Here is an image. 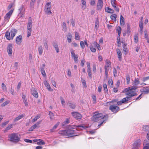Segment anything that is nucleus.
<instances>
[{
    "mask_svg": "<svg viewBox=\"0 0 149 149\" xmlns=\"http://www.w3.org/2000/svg\"><path fill=\"white\" fill-rule=\"evenodd\" d=\"M87 128V126L84 124L80 125L77 126L70 125L69 126L67 129L60 131L59 133L63 136L70 137L78 136L77 134H76V132L77 131L82 130Z\"/></svg>",
    "mask_w": 149,
    "mask_h": 149,
    "instance_id": "obj_1",
    "label": "nucleus"
},
{
    "mask_svg": "<svg viewBox=\"0 0 149 149\" xmlns=\"http://www.w3.org/2000/svg\"><path fill=\"white\" fill-rule=\"evenodd\" d=\"M138 88L137 86H133L125 89L124 91L126 92L125 94L128 96L127 97H130L128 98L130 99L129 100H130L132 97L137 95L135 90Z\"/></svg>",
    "mask_w": 149,
    "mask_h": 149,
    "instance_id": "obj_2",
    "label": "nucleus"
},
{
    "mask_svg": "<svg viewBox=\"0 0 149 149\" xmlns=\"http://www.w3.org/2000/svg\"><path fill=\"white\" fill-rule=\"evenodd\" d=\"M108 118V114L103 115L102 113H99L98 112H95L94 113V115L92 117V120L94 122H97L100 120H101L103 119L107 120Z\"/></svg>",
    "mask_w": 149,
    "mask_h": 149,
    "instance_id": "obj_3",
    "label": "nucleus"
},
{
    "mask_svg": "<svg viewBox=\"0 0 149 149\" xmlns=\"http://www.w3.org/2000/svg\"><path fill=\"white\" fill-rule=\"evenodd\" d=\"M8 137L10 139V141L15 143L18 142L20 141L21 138L20 134L15 133L10 134L8 135Z\"/></svg>",
    "mask_w": 149,
    "mask_h": 149,
    "instance_id": "obj_4",
    "label": "nucleus"
},
{
    "mask_svg": "<svg viewBox=\"0 0 149 149\" xmlns=\"http://www.w3.org/2000/svg\"><path fill=\"white\" fill-rule=\"evenodd\" d=\"M17 30L16 29H11L10 31L11 36H10V32L6 31L5 35L6 38L8 40L13 39L14 37L17 33Z\"/></svg>",
    "mask_w": 149,
    "mask_h": 149,
    "instance_id": "obj_5",
    "label": "nucleus"
},
{
    "mask_svg": "<svg viewBox=\"0 0 149 149\" xmlns=\"http://www.w3.org/2000/svg\"><path fill=\"white\" fill-rule=\"evenodd\" d=\"M141 144V140H136L133 143L132 149H140Z\"/></svg>",
    "mask_w": 149,
    "mask_h": 149,
    "instance_id": "obj_6",
    "label": "nucleus"
},
{
    "mask_svg": "<svg viewBox=\"0 0 149 149\" xmlns=\"http://www.w3.org/2000/svg\"><path fill=\"white\" fill-rule=\"evenodd\" d=\"M51 7V3H48L45 6V13L48 15L52 14V12L51 11L50 8Z\"/></svg>",
    "mask_w": 149,
    "mask_h": 149,
    "instance_id": "obj_7",
    "label": "nucleus"
},
{
    "mask_svg": "<svg viewBox=\"0 0 149 149\" xmlns=\"http://www.w3.org/2000/svg\"><path fill=\"white\" fill-rule=\"evenodd\" d=\"M119 109V107L114 105H110L109 107V109L114 113L118 112Z\"/></svg>",
    "mask_w": 149,
    "mask_h": 149,
    "instance_id": "obj_8",
    "label": "nucleus"
},
{
    "mask_svg": "<svg viewBox=\"0 0 149 149\" xmlns=\"http://www.w3.org/2000/svg\"><path fill=\"white\" fill-rule=\"evenodd\" d=\"M13 46L12 44H9L7 47V51L8 54L9 56H11L12 54V49Z\"/></svg>",
    "mask_w": 149,
    "mask_h": 149,
    "instance_id": "obj_9",
    "label": "nucleus"
},
{
    "mask_svg": "<svg viewBox=\"0 0 149 149\" xmlns=\"http://www.w3.org/2000/svg\"><path fill=\"white\" fill-rule=\"evenodd\" d=\"M72 116L77 119H79L81 118V114L77 112H72L71 113Z\"/></svg>",
    "mask_w": 149,
    "mask_h": 149,
    "instance_id": "obj_10",
    "label": "nucleus"
},
{
    "mask_svg": "<svg viewBox=\"0 0 149 149\" xmlns=\"http://www.w3.org/2000/svg\"><path fill=\"white\" fill-rule=\"evenodd\" d=\"M32 24H28L27 26V37H29L31 36V33Z\"/></svg>",
    "mask_w": 149,
    "mask_h": 149,
    "instance_id": "obj_11",
    "label": "nucleus"
},
{
    "mask_svg": "<svg viewBox=\"0 0 149 149\" xmlns=\"http://www.w3.org/2000/svg\"><path fill=\"white\" fill-rule=\"evenodd\" d=\"M13 10H11L7 13L4 17V20L5 21L8 20L9 19L11 15L13 12Z\"/></svg>",
    "mask_w": 149,
    "mask_h": 149,
    "instance_id": "obj_12",
    "label": "nucleus"
},
{
    "mask_svg": "<svg viewBox=\"0 0 149 149\" xmlns=\"http://www.w3.org/2000/svg\"><path fill=\"white\" fill-rule=\"evenodd\" d=\"M103 6V1L102 0H98L97 5V10H101Z\"/></svg>",
    "mask_w": 149,
    "mask_h": 149,
    "instance_id": "obj_13",
    "label": "nucleus"
},
{
    "mask_svg": "<svg viewBox=\"0 0 149 149\" xmlns=\"http://www.w3.org/2000/svg\"><path fill=\"white\" fill-rule=\"evenodd\" d=\"M129 97H126L125 98H123L121 100L118 102H117L118 104L119 105H121L122 103L128 101L129 99H130L128 98Z\"/></svg>",
    "mask_w": 149,
    "mask_h": 149,
    "instance_id": "obj_14",
    "label": "nucleus"
},
{
    "mask_svg": "<svg viewBox=\"0 0 149 149\" xmlns=\"http://www.w3.org/2000/svg\"><path fill=\"white\" fill-rule=\"evenodd\" d=\"M22 38L21 35H19L16 38L15 42L18 45H20L21 42V40Z\"/></svg>",
    "mask_w": 149,
    "mask_h": 149,
    "instance_id": "obj_15",
    "label": "nucleus"
},
{
    "mask_svg": "<svg viewBox=\"0 0 149 149\" xmlns=\"http://www.w3.org/2000/svg\"><path fill=\"white\" fill-rule=\"evenodd\" d=\"M31 93L36 98H37L38 97V94L37 91L35 90V88H32L31 90Z\"/></svg>",
    "mask_w": 149,
    "mask_h": 149,
    "instance_id": "obj_16",
    "label": "nucleus"
},
{
    "mask_svg": "<svg viewBox=\"0 0 149 149\" xmlns=\"http://www.w3.org/2000/svg\"><path fill=\"white\" fill-rule=\"evenodd\" d=\"M22 98L23 101L25 104V106L27 107L28 106V102L26 96L24 94H22Z\"/></svg>",
    "mask_w": 149,
    "mask_h": 149,
    "instance_id": "obj_17",
    "label": "nucleus"
},
{
    "mask_svg": "<svg viewBox=\"0 0 149 149\" xmlns=\"http://www.w3.org/2000/svg\"><path fill=\"white\" fill-rule=\"evenodd\" d=\"M44 83L45 86L47 88L49 91H53V90L51 89L49 84L47 81H45Z\"/></svg>",
    "mask_w": 149,
    "mask_h": 149,
    "instance_id": "obj_18",
    "label": "nucleus"
},
{
    "mask_svg": "<svg viewBox=\"0 0 149 149\" xmlns=\"http://www.w3.org/2000/svg\"><path fill=\"white\" fill-rule=\"evenodd\" d=\"M118 55V57L119 60L120 61L122 58V53L120 50L118 49H116Z\"/></svg>",
    "mask_w": 149,
    "mask_h": 149,
    "instance_id": "obj_19",
    "label": "nucleus"
},
{
    "mask_svg": "<svg viewBox=\"0 0 149 149\" xmlns=\"http://www.w3.org/2000/svg\"><path fill=\"white\" fill-rule=\"evenodd\" d=\"M36 0H31L30 4V6L31 9L34 8V5L36 3Z\"/></svg>",
    "mask_w": 149,
    "mask_h": 149,
    "instance_id": "obj_20",
    "label": "nucleus"
},
{
    "mask_svg": "<svg viewBox=\"0 0 149 149\" xmlns=\"http://www.w3.org/2000/svg\"><path fill=\"white\" fill-rule=\"evenodd\" d=\"M52 44L54 47L55 48L56 50V52L57 53L59 52V49L57 44L55 42H53L52 43Z\"/></svg>",
    "mask_w": 149,
    "mask_h": 149,
    "instance_id": "obj_21",
    "label": "nucleus"
},
{
    "mask_svg": "<svg viewBox=\"0 0 149 149\" xmlns=\"http://www.w3.org/2000/svg\"><path fill=\"white\" fill-rule=\"evenodd\" d=\"M67 38L68 42L69 43H70L71 42V39L72 38L71 34L70 33H68L67 36Z\"/></svg>",
    "mask_w": 149,
    "mask_h": 149,
    "instance_id": "obj_22",
    "label": "nucleus"
},
{
    "mask_svg": "<svg viewBox=\"0 0 149 149\" xmlns=\"http://www.w3.org/2000/svg\"><path fill=\"white\" fill-rule=\"evenodd\" d=\"M105 10L106 12L110 13H113L114 12V10H113L108 7L105 9Z\"/></svg>",
    "mask_w": 149,
    "mask_h": 149,
    "instance_id": "obj_23",
    "label": "nucleus"
},
{
    "mask_svg": "<svg viewBox=\"0 0 149 149\" xmlns=\"http://www.w3.org/2000/svg\"><path fill=\"white\" fill-rule=\"evenodd\" d=\"M68 104L69 106L72 109H74L75 108V105L71 103V102L68 101Z\"/></svg>",
    "mask_w": 149,
    "mask_h": 149,
    "instance_id": "obj_24",
    "label": "nucleus"
},
{
    "mask_svg": "<svg viewBox=\"0 0 149 149\" xmlns=\"http://www.w3.org/2000/svg\"><path fill=\"white\" fill-rule=\"evenodd\" d=\"M120 23L121 26L125 24L124 19L122 15H121L120 16Z\"/></svg>",
    "mask_w": 149,
    "mask_h": 149,
    "instance_id": "obj_25",
    "label": "nucleus"
},
{
    "mask_svg": "<svg viewBox=\"0 0 149 149\" xmlns=\"http://www.w3.org/2000/svg\"><path fill=\"white\" fill-rule=\"evenodd\" d=\"M105 62L106 63L105 67L107 68L110 67L111 66V63L110 61L108 60L107 59L105 61Z\"/></svg>",
    "mask_w": 149,
    "mask_h": 149,
    "instance_id": "obj_26",
    "label": "nucleus"
},
{
    "mask_svg": "<svg viewBox=\"0 0 149 149\" xmlns=\"http://www.w3.org/2000/svg\"><path fill=\"white\" fill-rule=\"evenodd\" d=\"M121 30V28L120 26H118L117 27L116 29V31L118 33V34L119 37H120V36Z\"/></svg>",
    "mask_w": 149,
    "mask_h": 149,
    "instance_id": "obj_27",
    "label": "nucleus"
},
{
    "mask_svg": "<svg viewBox=\"0 0 149 149\" xmlns=\"http://www.w3.org/2000/svg\"><path fill=\"white\" fill-rule=\"evenodd\" d=\"M117 1L116 0H111V3L112 6L113 7H115L116 6H117Z\"/></svg>",
    "mask_w": 149,
    "mask_h": 149,
    "instance_id": "obj_28",
    "label": "nucleus"
},
{
    "mask_svg": "<svg viewBox=\"0 0 149 149\" xmlns=\"http://www.w3.org/2000/svg\"><path fill=\"white\" fill-rule=\"evenodd\" d=\"M24 117V116L23 115H20L18 116V117L15 118L14 120V121L16 122L21 119L22 118Z\"/></svg>",
    "mask_w": 149,
    "mask_h": 149,
    "instance_id": "obj_29",
    "label": "nucleus"
},
{
    "mask_svg": "<svg viewBox=\"0 0 149 149\" xmlns=\"http://www.w3.org/2000/svg\"><path fill=\"white\" fill-rule=\"evenodd\" d=\"M117 15L116 14H113L111 15L110 18L111 19L116 21V18Z\"/></svg>",
    "mask_w": 149,
    "mask_h": 149,
    "instance_id": "obj_30",
    "label": "nucleus"
},
{
    "mask_svg": "<svg viewBox=\"0 0 149 149\" xmlns=\"http://www.w3.org/2000/svg\"><path fill=\"white\" fill-rule=\"evenodd\" d=\"M49 115L51 120H52L54 118V115L53 113L51 111L49 112Z\"/></svg>",
    "mask_w": 149,
    "mask_h": 149,
    "instance_id": "obj_31",
    "label": "nucleus"
},
{
    "mask_svg": "<svg viewBox=\"0 0 149 149\" xmlns=\"http://www.w3.org/2000/svg\"><path fill=\"white\" fill-rule=\"evenodd\" d=\"M127 33L128 34H129V33H130L131 32L130 27L129 24L127 23Z\"/></svg>",
    "mask_w": 149,
    "mask_h": 149,
    "instance_id": "obj_32",
    "label": "nucleus"
},
{
    "mask_svg": "<svg viewBox=\"0 0 149 149\" xmlns=\"http://www.w3.org/2000/svg\"><path fill=\"white\" fill-rule=\"evenodd\" d=\"M140 81L139 80L135 79V80L133 82V84L134 85L133 86H136V85L139 84Z\"/></svg>",
    "mask_w": 149,
    "mask_h": 149,
    "instance_id": "obj_33",
    "label": "nucleus"
},
{
    "mask_svg": "<svg viewBox=\"0 0 149 149\" xmlns=\"http://www.w3.org/2000/svg\"><path fill=\"white\" fill-rule=\"evenodd\" d=\"M38 50L39 52V54L40 55H42V48L41 46H39L38 48Z\"/></svg>",
    "mask_w": 149,
    "mask_h": 149,
    "instance_id": "obj_34",
    "label": "nucleus"
},
{
    "mask_svg": "<svg viewBox=\"0 0 149 149\" xmlns=\"http://www.w3.org/2000/svg\"><path fill=\"white\" fill-rule=\"evenodd\" d=\"M126 79L127 80V83L129 84L130 83V77L128 74H127L126 75Z\"/></svg>",
    "mask_w": 149,
    "mask_h": 149,
    "instance_id": "obj_35",
    "label": "nucleus"
},
{
    "mask_svg": "<svg viewBox=\"0 0 149 149\" xmlns=\"http://www.w3.org/2000/svg\"><path fill=\"white\" fill-rule=\"evenodd\" d=\"M143 130L145 131H149V125H145L143 127Z\"/></svg>",
    "mask_w": 149,
    "mask_h": 149,
    "instance_id": "obj_36",
    "label": "nucleus"
},
{
    "mask_svg": "<svg viewBox=\"0 0 149 149\" xmlns=\"http://www.w3.org/2000/svg\"><path fill=\"white\" fill-rule=\"evenodd\" d=\"M40 115H38L32 120V122H34L36 121L38 119L40 118Z\"/></svg>",
    "mask_w": 149,
    "mask_h": 149,
    "instance_id": "obj_37",
    "label": "nucleus"
},
{
    "mask_svg": "<svg viewBox=\"0 0 149 149\" xmlns=\"http://www.w3.org/2000/svg\"><path fill=\"white\" fill-rule=\"evenodd\" d=\"M69 123V120L67 118L66 119L65 121H64L62 124V126H64L65 125Z\"/></svg>",
    "mask_w": 149,
    "mask_h": 149,
    "instance_id": "obj_38",
    "label": "nucleus"
},
{
    "mask_svg": "<svg viewBox=\"0 0 149 149\" xmlns=\"http://www.w3.org/2000/svg\"><path fill=\"white\" fill-rule=\"evenodd\" d=\"M38 141H39L37 143V144L38 145H44L45 144V142L43 141V140L41 139H39Z\"/></svg>",
    "mask_w": 149,
    "mask_h": 149,
    "instance_id": "obj_39",
    "label": "nucleus"
},
{
    "mask_svg": "<svg viewBox=\"0 0 149 149\" xmlns=\"http://www.w3.org/2000/svg\"><path fill=\"white\" fill-rule=\"evenodd\" d=\"M123 50L125 52H127V49L126 47V44H124L123 45Z\"/></svg>",
    "mask_w": 149,
    "mask_h": 149,
    "instance_id": "obj_40",
    "label": "nucleus"
},
{
    "mask_svg": "<svg viewBox=\"0 0 149 149\" xmlns=\"http://www.w3.org/2000/svg\"><path fill=\"white\" fill-rule=\"evenodd\" d=\"M99 22L98 19H97L95 22V29H97L99 27Z\"/></svg>",
    "mask_w": 149,
    "mask_h": 149,
    "instance_id": "obj_41",
    "label": "nucleus"
},
{
    "mask_svg": "<svg viewBox=\"0 0 149 149\" xmlns=\"http://www.w3.org/2000/svg\"><path fill=\"white\" fill-rule=\"evenodd\" d=\"M143 91L145 94H148L149 93V88L148 87L145 88Z\"/></svg>",
    "mask_w": 149,
    "mask_h": 149,
    "instance_id": "obj_42",
    "label": "nucleus"
},
{
    "mask_svg": "<svg viewBox=\"0 0 149 149\" xmlns=\"http://www.w3.org/2000/svg\"><path fill=\"white\" fill-rule=\"evenodd\" d=\"M81 4H82V7L83 8L84 7V6H85L84 7V9H85L86 8V2L85 1V0H81Z\"/></svg>",
    "mask_w": 149,
    "mask_h": 149,
    "instance_id": "obj_43",
    "label": "nucleus"
},
{
    "mask_svg": "<svg viewBox=\"0 0 149 149\" xmlns=\"http://www.w3.org/2000/svg\"><path fill=\"white\" fill-rule=\"evenodd\" d=\"M24 6L23 5H22L20 8L19 9V10L20 11V13H23L24 11Z\"/></svg>",
    "mask_w": 149,
    "mask_h": 149,
    "instance_id": "obj_44",
    "label": "nucleus"
},
{
    "mask_svg": "<svg viewBox=\"0 0 149 149\" xmlns=\"http://www.w3.org/2000/svg\"><path fill=\"white\" fill-rule=\"evenodd\" d=\"M59 122H58L53 127V128L51 129L50 131L51 132H53V130L56 129V128L58 127L59 124Z\"/></svg>",
    "mask_w": 149,
    "mask_h": 149,
    "instance_id": "obj_45",
    "label": "nucleus"
},
{
    "mask_svg": "<svg viewBox=\"0 0 149 149\" xmlns=\"http://www.w3.org/2000/svg\"><path fill=\"white\" fill-rule=\"evenodd\" d=\"M13 127L12 125L10 124L8 125L7 127H6L4 130V132H6L7 130H10V129Z\"/></svg>",
    "mask_w": 149,
    "mask_h": 149,
    "instance_id": "obj_46",
    "label": "nucleus"
},
{
    "mask_svg": "<svg viewBox=\"0 0 149 149\" xmlns=\"http://www.w3.org/2000/svg\"><path fill=\"white\" fill-rule=\"evenodd\" d=\"M134 42L137 43L138 41V35L136 34L134 37Z\"/></svg>",
    "mask_w": 149,
    "mask_h": 149,
    "instance_id": "obj_47",
    "label": "nucleus"
},
{
    "mask_svg": "<svg viewBox=\"0 0 149 149\" xmlns=\"http://www.w3.org/2000/svg\"><path fill=\"white\" fill-rule=\"evenodd\" d=\"M120 37L118 36L117 38V42L118 43V47H120L121 45V43L120 42Z\"/></svg>",
    "mask_w": 149,
    "mask_h": 149,
    "instance_id": "obj_48",
    "label": "nucleus"
},
{
    "mask_svg": "<svg viewBox=\"0 0 149 149\" xmlns=\"http://www.w3.org/2000/svg\"><path fill=\"white\" fill-rule=\"evenodd\" d=\"M139 26L140 28V31L141 32V33L142 32V29L143 28V24L142 22H140L139 24Z\"/></svg>",
    "mask_w": 149,
    "mask_h": 149,
    "instance_id": "obj_49",
    "label": "nucleus"
},
{
    "mask_svg": "<svg viewBox=\"0 0 149 149\" xmlns=\"http://www.w3.org/2000/svg\"><path fill=\"white\" fill-rule=\"evenodd\" d=\"M75 39L77 40H79V36L77 32H75Z\"/></svg>",
    "mask_w": 149,
    "mask_h": 149,
    "instance_id": "obj_50",
    "label": "nucleus"
},
{
    "mask_svg": "<svg viewBox=\"0 0 149 149\" xmlns=\"http://www.w3.org/2000/svg\"><path fill=\"white\" fill-rule=\"evenodd\" d=\"M80 45L82 49H84L85 47V44L84 42L82 41H81L80 42Z\"/></svg>",
    "mask_w": 149,
    "mask_h": 149,
    "instance_id": "obj_51",
    "label": "nucleus"
},
{
    "mask_svg": "<svg viewBox=\"0 0 149 149\" xmlns=\"http://www.w3.org/2000/svg\"><path fill=\"white\" fill-rule=\"evenodd\" d=\"M63 28L65 31H66L67 28L65 23V22H63Z\"/></svg>",
    "mask_w": 149,
    "mask_h": 149,
    "instance_id": "obj_52",
    "label": "nucleus"
},
{
    "mask_svg": "<svg viewBox=\"0 0 149 149\" xmlns=\"http://www.w3.org/2000/svg\"><path fill=\"white\" fill-rule=\"evenodd\" d=\"M70 51L71 52V56H72V57L76 56L74 53V50H73L72 49H70Z\"/></svg>",
    "mask_w": 149,
    "mask_h": 149,
    "instance_id": "obj_53",
    "label": "nucleus"
},
{
    "mask_svg": "<svg viewBox=\"0 0 149 149\" xmlns=\"http://www.w3.org/2000/svg\"><path fill=\"white\" fill-rule=\"evenodd\" d=\"M103 88H104V92L108 91V89L107 87V85L106 84H104L103 85Z\"/></svg>",
    "mask_w": 149,
    "mask_h": 149,
    "instance_id": "obj_54",
    "label": "nucleus"
},
{
    "mask_svg": "<svg viewBox=\"0 0 149 149\" xmlns=\"http://www.w3.org/2000/svg\"><path fill=\"white\" fill-rule=\"evenodd\" d=\"M60 100L61 101V103L63 106H64V104L65 103V102L64 101V100L63 99L62 97H60Z\"/></svg>",
    "mask_w": 149,
    "mask_h": 149,
    "instance_id": "obj_55",
    "label": "nucleus"
},
{
    "mask_svg": "<svg viewBox=\"0 0 149 149\" xmlns=\"http://www.w3.org/2000/svg\"><path fill=\"white\" fill-rule=\"evenodd\" d=\"M44 46L47 50H48V47L47 44V41H45V42H44Z\"/></svg>",
    "mask_w": 149,
    "mask_h": 149,
    "instance_id": "obj_56",
    "label": "nucleus"
},
{
    "mask_svg": "<svg viewBox=\"0 0 149 149\" xmlns=\"http://www.w3.org/2000/svg\"><path fill=\"white\" fill-rule=\"evenodd\" d=\"M1 86H2V88L3 90H6V87L5 85L4 84H3V83L2 84Z\"/></svg>",
    "mask_w": 149,
    "mask_h": 149,
    "instance_id": "obj_57",
    "label": "nucleus"
},
{
    "mask_svg": "<svg viewBox=\"0 0 149 149\" xmlns=\"http://www.w3.org/2000/svg\"><path fill=\"white\" fill-rule=\"evenodd\" d=\"M113 74L114 77H116L117 74V70L115 68H113Z\"/></svg>",
    "mask_w": 149,
    "mask_h": 149,
    "instance_id": "obj_58",
    "label": "nucleus"
},
{
    "mask_svg": "<svg viewBox=\"0 0 149 149\" xmlns=\"http://www.w3.org/2000/svg\"><path fill=\"white\" fill-rule=\"evenodd\" d=\"M41 121H40L37 122L36 124H35L34 125L35 126V127H38L39 124H40L41 123Z\"/></svg>",
    "mask_w": 149,
    "mask_h": 149,
    "instance_id": "obj_59",
    "label": "nucleus"
},
{
    "mask_svg": "<svg viewBox=\"0 0 149 149\" xmlns=\"http://www.w3.org/2000/svg\"><path fill=\"white\" fill-rule=\"evenodd\" d=\"M96 0H91L90 4L92 6H93L95 3Z\"/></svg>",
    "mask_w": 149,
    "mask_h": 149,
    "instance_id": "obj_60",
    "label": "nucleus"
},
{
    "mask_svg": "<svg viewBox=\"0 0 149 149\" xmlns=\"http://www.w3.org/2000/svg\"><path fill=\"white\" fill-rule=\"evenodd\" d=\"M74 58V60L75 62H76L78 60V56L77 55H76L72 57Z\"/></svg>",
    "mask_w": 149,
    "mask_h": 149,
    "instance_id": "obj_61",
    "label": "nucleus"
},
{
    "mask_svg": "<svg viewBox=\"0 0 149 149\" xmlns=\"http://www.w3.org/2000/svg\"><path fill=\"white\" fill-rule=\"evenodd\" d=\"M85 62V60L84 59H83L81 61V65L82 67H83L84 65V63Z\"/></svg>",
    "mask_w": 149,
    "mask_h": 149,
    "instance_id": "obj_62",
    "label": "nucleus"
},
{
    "mask_svg": "<svg viewBox=\"0 0 149 149\" xmlns=\"http://www.w3.org/2000/svg\"><path fill=\"white\" fill-rule=\"evenodd\" d=\"M90 49L91 51L93 52H96V49L93 47H91Z\"/></svg>",
    "mask_w": 149,
    "mask_h": 149,
    "instance_id": "obj_63",
    "label": "nucleus"
},
{
    "mask_svg": "<svg viewBox=\"0 0 149 149\" xmlns=\"http://www.w3.org/2000/svg\"><path fill=\"white\" fill-rule=\"evenodd\" d=\"M95 45L98 50H100L101 49V47L100 45L97 44L96 42L95 43Z\"/></svg>",
    "mask_w": 149,
    "mask_h": 149,
    "instance_id": "obj_64",
    "label": "nucleus"
}]
</instances>
